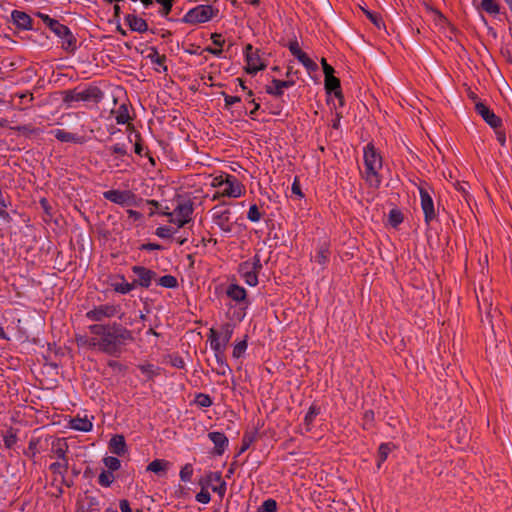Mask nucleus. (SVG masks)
I'll list each match as a JSON object with an SVG mask.
<instances>
[{
  "label": "nucleus",
  "instance_id": "f257e3e1",
  "mask_svg": "<svg viewBox=\"0 0 512 512\" xmlns=\"http://www.w3.org/2000/svg\"><path fill=\"white\" fill-rule=\"evenodd\" d=\"M88 329L92 334L89 345L111 356L120 354L121 347L133 341L132 332L120 325L93 324Z\"/></svg>",
  "mask_w": 512,
  "mask_h": 512
},
{
  "label": "nucleus",
  "instance_id": "f03ea898",
  "mask_svg": "<svg viewBox=\"0 0 512 512\" xmlns=\"http://www.w3.org/2000/svg\"><path fill=\"white\" fill-rule=\"evenodd\" d=\"M363 166L361 171L363 180L370 188L378 189L382 184L383 159L372 143H368L363 148Z\"/></svg>",
  "mask_w": 512,
  "mask_h": 512
},
{
  "label": "nucleus",
  "instance_id": "7ed1b4c3",
  "mask_svg": "<svg viewBox=\"0 0 512 512\" xmlns=\"http://www.w3.org/2000/svg\"><path fill=\"white\" fill-rule=\"evenodd\" d=\"M38 16L42 22L60 39L61 47L64 50L68 52L76 50V39L67 26L61 24L58 20L51 18L47 14L39 13Z\"/></svg>",
  "mask_w": 512,
  "mask_h": 512
},
{
  "label": "nucleus",
  "instance_id": "20e7f679",
  "mask_svg": "<svg viewBox=\"0 0 512 512\" xmlns=\"http://www.w3.org/2000/svg\"><path fill=\"white\" fill-rule=\"evenodd\" d=\"M218 12L219 10L212 5L200 4L189 9L181 21L191 25L207 23L216 17Z\"/></svg>",
  "mask_w": 512,
  "mask_h": 512
},
{
  "label": "nucleus",
  "instance_id": "39448f33",
  "mask_svg": "<svg viewBox=\"0 0 512 512\" xmlns=\"http://www.w3.org/2000/svg\"><path fill=\"white\" fill-rule=\"evenodd\" d=\"M245 66L244 70L249 75H256L267 67V60L263 57L260 49L252 44H247L243 51Z\"/></svg>",
  "mask_w": 512,
  "mask_h": 512
},
{
  "label": "nucleus",
  "instance_id": "423d86ee",
  "mask_svg": "<svg viewBox=\"0 0 512 512\" xmlns=\"http://www.w3.org/2000/svg\"><path fill=\"white\" fill-rule=\"evenodd\" d=\"M262 269L261 258L259 254H255L252 258L242 262L238 267V273L244 282L255 287L258 285V273Z\"/></svg>",
  "mask_w": 512,
  "mask_h": 512
},
{
  "label": "nucleus",
  "instance_id": "0eeeda50",
  "mask_svg": "<svg viewBox=\"0 0 512 512\" xmlns=\"http://www.w3.org/2000/svg\"><path fill=\"white\" fill-rule=\"evenodd\" d=\"M234 333V325L232 323H224L220 331L215 328H210L208 332V340L210 342L211 350H225L227 344L232 338Z\"/></svg>",
  "mask_w": 512,
  "mask_h": 512
},
{
  "label": "nucleus",
  "instance_id": "6e6552de",
  "mask_svg": "<svg viewBox=\"0 0 512 512\" xmlns=\"http://www.w3.org/2000/svg\"><path fill=\"white\" fill-rule=\"evenodd\" d=\"M210 213L213 224H215L221 230V232L224 234H230L232 232V211L226 203L214 206Z\"/></svg>",
  "mask_w": 512,
  "mask_h": 512
},
{
  "label": "nucleus",
  "instance_id": "1a4fd4ad",
  "mask_svg": "<svg viewBox=\"0 0 512 512\" xmlns=\"http://www.w3.org/2000/svg\"><path fill=\"white\" fill-rule=\"evenodd\" d=\"M246 193L245 185L238 180L234 175L227 174L225 176V181L223 183L220 191H217L216 194L213 195V200L218 199L219 197H228V198H240Z\"/></svg>",
  "mask_w": 512,
  "mask_h": 512
},
{
  "label": "nucleus",
  "instance_id": "9d476101",
  "mask_svg": "<svg viewBox=\"0 0 512 512\" xmlns=\"http://www.w3.org/2000/svg\"><path fill=\"white\" fill-rule=\"evenodd\" d=\"M226 295L231 301L235 303L236 306L239 307L240 311L237 318L240 321L243 320L246 316L245 311L250 305L246 289L236 283H231L226 288Z\"/></svg>",
  "mask_w": 512,
  "mask_h": 512
},
{
  "label": "nucleus",
  "instance_id": "9b49d317",
  "mask_svg": "<svg viewBox=\"0 0 512 512\" xmlns=\"http://www.w3.org/2000/svg\"><path fill=\"white\" fill-rule=\"evenodd\" d=\"M193 205L190 201L185 200L178 202L176 207L171 211L165 213L168 216L169 222L176 225L178 228L183 227L192 219Z\"/></svg>",
  "mask_w": 512,
  "mask_h": 512
},
{
  "label": "nucleus",
  "instance_id": "f8f14e48",
  "mask_svg": "<svg viewBox=\"0 0 512 512\" xmlns=\"http://www.w3.org/2000/svg\"><path fill=\"white\" fill-rule=\"evenodd\" d=\"M119 311H120L119 305L109 304V303L102 304V305L95 306L93 309L89 310L86 313V318L91 321L99 322L104 319H108V318L117 316Z\"/></svg>",
  "mask_w": 512,
  "mask_h": 512
},
{
  "label": "nucleus",
  "instance_id": "ddd939ff",
  "mask_svg": "<svg viewBox=\"0 0 512 512\" xmlns=\"http://www.w3.org/2000/svg\"><path fill=\"white\" fill-rule=\"evenodd\" d=\"M103 197L104 199L122 207L130 206L135 203V195L129 190L111 189L103 192Z\"/></svg>",
  "mask_w": 512,
  "mask_h": 512
},
{
  "label": "nucleus",
  "instance_id": "4468645a",
  "mask_svg": "<svg viewBox=\"0 0 512 512\" xmlns=\"http://www.w3.org/2000/svg\"><path fill=\"white\" fill-rule=\"evenodd\" d=\"M418 190L420 195V204L424 214V220L426 224H430L431 221L436 218L433 199L426 187L419 186Z\"/></svg>",
  "mask_w": 512,
  "mask_h": 512
},
{
  "label": "nucleus",
  "instance_id": "2eb2a0df",
  "mask_svg": "<svg viewBox=\"0 0 512 512\" xmlns=\"http://www.w3.org/2000/svg\"><path fill=\"white\" fill-rule=\"evenodd\" d=\"M131 270L136 276V279L133 281V283H135V288L137 286L149 288L156 277V272L144 266L135 265Z\"/></svg>",
  "mask_w": 512,
  "mask_h": 512
},
{
  "label": "nucleus",
  "instance_id": "dca6fc26",
  "mask_svg": "<svg viewBox=\"0 0 512 512\" xmlns=\"http://www.w3.org/2000/svg\"><path fill=\"white\" fill-rule=\"evenodd\" d=\"M100 97V90L88 88L82 91H69L65 97L66 102L97 100Z\"/></svg>",
  "mask_w": 512,
  "mask_h": 512
},
{
  "label": "nucleus",
  "instance_id": "f3484780",
  "mask_svg": "<svg viewBox=\"0 0 512 512\" xmlns=\"http://www.w3.org/2000/svg\"><path fill=\"white\" fill-rule=\"evenodd\" d=\"M11 20L12 23L21 30H31L32 29V20L31 17L20 10H13L11 12Z\"/></svg>",
  "mask_w": 512,
  "mask_h": 512
},
{
  "label": "nucleus",
  "instance_id": "a211bd4d",
  "mask_svg": "<svg viewBox=\"0 0 512 512\" xmlns=\"http://www.w3.org/2000/svg\"><path fill=\"white\" fill-rule=\"evenodd\" d=\"M476 111L485 122L490 125L492 128H497L501 124V119L494 114L486 105L482 103L476 104Z\"/></svg>",
  "mask_w": 512,
  "mask_h": 512
},
{
  "label": "nucleus",
  "instance_id": "6ab92c4d",
  "mask_svg": "<svg viewBox=\"0 0 512 512\" xmlns=\"http://www.w3.org/2000/svg\"><path fill=\"white\" fill-rule=\"evenodd\" d=\"M111 287L115 292L126 295L135 289V283L128 282L123 275H117L112 280Z\"/></svg>",
  "mask_w": 512,
  "mask_h": 512
},
{
  "label": "nucleus",
  "instance_id": "aec40b11",
  "mask_svg": "<svg viewBox=\"0 0 512 512\" xmlns=\"http://www.w3.org/2000/svg\"><path fill=\"white\" fill-rule=\"evenodd\" d=\"M208 438L212 441L215 446V453L222 455L228 446V438L222 432H209Z\"/></svg>",
  "mask_w": 512,
  "mask_h": 512
},
{
  "label": "nucleus",
  "instance_id": "412c9836",
  "mask_svg": "<svg viewBox=\"0 0 512 512\" xmlns=\"http://www.w3.org/2000/svg\"><path fill=\"white\" fill-rule=\"evenodd\" d=\"M293 85H294V81H284V80L273 79L272 86H267L266 92L269 95H272L275 97H282L284 94V89L290 88Z\"/></svg>",
  "mask_w": 512,
  "mask_h": 512
},
{
  "label": "nucleus",
  "instance_id": "4be33fe9",
  "mask_svg": "<svg viewBox=\"0 0 512 512\" xmlns=\"http://www.w3.org/2000/svg\"><path fill=\"white\" fill-rule=\"evenodd\" d=\"M69 427L80 432H90L93 428V423L87 416H75L70 419Z\"/></svg>",
  "mask_w": 512,
  "mask_h": 512
},
{
  "label": "nucleus",
  "instance_id": "5701e85b",
  "mask_svg": "<svg viewBox=\"0 0 512 512\" xmlns=\"http://www.w3.org/2000/svg\"><path fill=\"white\" fill-rule=\"evenodd\" d=\"M125 21L130 29L134 32L144 33L148 30L147 22L135 14H128L125 17Z\"/></svg>",
  "mask_w": 512,
  "mask_h": 512
},
{
  "label": "nucleus",
  "instance_id": "b1692460",
  "mask_svg": "<svg viewBox=\"0 0 512 512\" xmlns=\"http://www.w3.org/2000/svg\"><path fill=\"white\" fill-rule=\"evenodd\" d=\"M215 354V360L217 367L215 369L216 373L220 376H226L232 373V369L229 367L228 363L225 359V350H213Z\"/></svg>",
  "mask_w": 512,
  "mask_h": 512
},
{
  "label": "nucleus",
  "instance_id": "393cba45",
  "mask_svg": "<svg viewBox=\"0 0 512 512\" xmlns=\"http://www.w3.org/2000/svg\"><path fill=\"white\" fill-rule=\"evenodd\" d=\"M170 467L171 463L169 461L164 459H154L148 464L146 470L158 476H164Z\"/></svg>",
  "mask_w": 512,
  "mask_h": 512
},
{
  "label": "nucleus",
  "instance_id": "a878e982",
  "mask_svg": "<svg viewBox=\"0 0 512 512\" xmlns=\"http://www.w3.org/2000/svg\"><path fill=\"white\" fill-rule=\"evenodd\" d=\"M51 134L60 142L64 143H83V137L70 133L64 129H54Z\"/></svg>",
  "mask_w": 512,
  "mask_h": 512
},
{
  "label": "nucleus",
  "instance_id": "bb28decb",
  "mask_svg": "<svg viewBox=\"0 0 512 512\" xmlns=\"http://www.w3.org/2000/svg\"><path fill=\"white\" fill-rule=\"evenodd\" d=\"M109 449L112 453L122 456L127 452L125 438L122 435H115L109 441Z\"/></svg>",
  "mask_w": 512,
  "mask_h": 512
},
{
  "label": "nucleus",
  "instance_id": "cd10ccee",
  "mask_svg": "<svg viewBox=\"0 0 512 512\" xmlns=\"http://www.w3.org/2000/svg\"><path fill=\"white\" fill-rule=\"evenodd\" d=\"M211 40H212L213 44L215 45V47H217V48L206 47L205 51L212 54L213 56H215L217 58H223L222 47L225 43V40L222 39L221 34H218V33L211 34Z\"/></svg>",
  "mask_w": 512,
  "mask_h": 512
},
{
  "label": "nucleus",
  "instance_id": "c85d7f7f",
  "mask_svg": "<svg viewBox=\"0 0 512 512\" xmlns=\"http://www.w3.org/2000/svg\"><path fill=\"white\" fill-rule=\"evenodd\" d=\"M221 472L219 471H209L207 472L203 477H201L199 479V485L201 486V488H205V489H208V488H211L212 489V486H215L217 482L220 481V476H221Z\"/></svg>",
  "mask_w": 512,
  "mask_h": 512
},
{
  "label": "nucleus",
  "instance_id": "c756f323",
  "mask_svg": "<svg viewBox=\"0 0 512 512\" xmlns=\"http://www.w3.org/2000/svg\"><path fill=\"white\" fill-rule=\"evenodd\" d=\"M138 368L147 380H152L154 377L158 376L161 370L160 367L151 363L139 364Z\"/></svg>",
  "mask_w": 512,
  "mask_h": 512
},
{
  "label": "nucleus",
  "instance_id": "7c9ffc66",
  "mask_svg": "<svg viewBox=\"0 0 512 512\" xmlns=\"http://www.w3.org/2000/svg\"><path fill=\"white\" fill-rule=\"evenodd\" d=\"M325 89L327 92H333L336 97H341L340 82L333 74L325 76Z\"/></svg>",
  "mask_w": 512,
  "mask_h": 512
},
{
  "label": "nucleus",
  "instance_id": "2f4dec72",
  "mask_svg": "<svg viewBox=\"0 0 512 512\" xmlns=\"http://www.w3.org/2000/svg\"><path fill=\"white\" fill-rule=\"evenodd\" d=\"M329 248L326 244L320 245L314 256V261L317 262L320 266L325 267L329 260Z\"/></svg>",
  "mask_w": 512,
  "mask_h": 512
},
{
  "label": "nucleus",
  "instance_id": "473e14b6",
  "mask_svg": "<svg viewBox=\"0 0 512 512\" xmlns=\"http://www.w3.org/2000/svg\"><path fill=\"white\" fill-rule=\"evenodd\" d=\"M295 58L306 68L308 72H314L318 69L317 64L303 51H301Z\"/></svg>",
  "mask_w": 512,
  "mask_h": 512
},
{
  "label": "nucleus",
  "instance_id": "72a5a7b5",
  "mask_svg": "<svg viewBox=\"0 0 512 512\" xmlns=\"http://www.w3.org/2000/svg\"><path fill=\"white\" fill-rule=\"evenodd\" d=\"M157 284L161 287L168 289H175L178 287L177 278L170 274L160 277L157 281Z\"/></svg>",
  "mask_w": 512,
  "mask_h": 512
},
{
  "label": "nucleus",
  "instance_id": "f704fd0d",
  "mask_svg": "<svg viewBox=\"0 0 512 512\" xmlns=\"http://www.w3.org/2000/svg\"><path fill=\"white\" fill-rule=\"evenodd\" d=\"M115 119L118 124H126L129 122L130 115L128 108L125 104H121L118 107V109L116 110Z\"/></svg>",
  "mask_w": 512,
  "mask_h": 512
},
{
  "label": "nucleus",
  "instance_id": "c9c22d12",
  "mask_svg": "<svg viewBox=\"0 0 512 512\" xmlns=\"http://www.w3.org/2000/svg\"><path fill=\"white\" fill-rule=\"evenodd\" d=\"M106 151L110 155L125 156L128 153L127 145L125 143H115L106 147Z\"/></svg>",
  "mask_w": 512,
  "mask_h": 512
},
{
  "label": "nucleus",
  "instance_id": "e433bc0d",
  "mask_svg": "<svg viewBox=\"0 0 512 512\" xmlns=\"http://www.w3.org/2000/svg\"><path fill=\"white\" fill-rule=\"evenodd\" d=\"M392 447L389 443H382L378 449V461L377 467L380 468L382 463L387 459L390 454Z\"/></svg>",
  "mask_w": 512,
  "mask_h": 512
},
{
  "label": "nucleus",
  "instance_id": "4c0bfd02",
  "mask_svg": "<svg viewBox=\"0 0 512 512\" xmlns=\"http://www.w3.org/2000/svg\"><path fill=\"white\" fill-rule=\"evenodd\" d=\"M115 480L113 472L103 470L98 476V483L102 487H110Z\"/></svg>",
  "mask_w": 512,
  "mask_h": 512
},
{
  "label": "nucleus",
  "instance_id": "58836bf2",
  "mask_svg": "<svg viewBox=\"0 0 512 512\" xmlns=\"http://www.w3.org/2000/svg\"><path fill=\"white\" fill-rule=\"evenodd\" d=\"M52 450L59 460H67V445L65 442H63L62 440H58L56 444H53Z\"/></svg>",
  "mask_w": 512,
  "mask_h": 512
},
{
  "label": "nucleus",
  "instance_id": "ea45409f",
  "mask_svg": "<svg viewBox=\"0 0 512 512\" xmlns=\"http://www.w3.org/2000/svg\"><path fill=\"white\" fill-rule=\"evenodd\" d=\"M103 463L110 472H114L120 469L121 462L117 457L114 456H106L103 459Z\"/></svg>",
  "mask_w": 512,
  "mask_h": 512
},
{
  "label": "nucleus",
  "instance_id": "a19ab883",
  "mask_svg": "<svg viewBox=\"0 0 512 512\" xmlns=\"http://www.w3.org/2000/svg\"><path fill=\"white\" fill-rule=\"evenodd\" d=\"M247 340L238 341L233 346L232 356L236 359L241 358L247 350Z\"/></svg>",
  "mask_w": 512,
  "mask_h": 512
},
{
  "label": "nucleus",
  "instance_id": "79ce46f5",
  "mask_svg": "<svg viewBox=\"0 0 512 512\" xmlns=\"http://www.w3.org/2000/svg\"><path fill=\"white\" fill-rule=\"evenodd\" d=\"M193 472L194 470L192 464H185L179 472L180 480L185 483L190 482L193 476Z\"/></svg>",
  "mask_w": 512,
  "mask_h": 512
},
{
  "label": "nucleus",
  "instance_id": "37998d69",
  "mask_svg": "<svg viewBox=\"0 0 512 512\" xmlns=\"http://www.w3.org/2000/svg\"><path fill=\"white\" fill-rule=\"evenodd\" d=\"M50 470L53 473H57V474H60L61 476H63L64 474H66V472L68 470V461L67 460H59L57 462H54L50 465Z\"/></svg>",
  "mask_w": 512,
  "mask_h": 512
},
{
  "label": "nucleus",
  "instance_id": "c03bdc74",
  "mask_svg": "<svg viewBox=\"0 0 512 512\" xmlns=\"http://www.w3.org/2000/svg\"><path fill=\"white\" fill-rule=\"evenodd\" d=\"M277 511V502L272 499H266L258 508L257 512H276Z\"/></svg>",
  "mask_w": 512,
  "mask_h": 512
},
{
  "label": "nucleus",
  "instance_id": "a18cd8bd",
  "mask_svg": "<svg viewBox=\"0 0 512 512\" xmlns=\"http://www.w3.org/2000/svg\"><path fill=\"white\" fill-rule=\"evenodd\" d=\"M176 231L169 226H160L155 230V235L161 239H170Z\"/></svg>",
  "mask_w": 512,
  "mask_h": 512
},
{
  "label": "nucleus",
  "instance_id": "49530a36",
  "mask_svg": "<svg viewBox=\"0 0 512 512\" xmlns=\"http://www.w3.org/2000/svg\"><path fill=\"white\" fill-rule=\"evenodd\" d=\"M481 6L484 11L490 14H498L500 9L495 0H482Z\"/></svg>",
  "mask_w": 512,
  "mask_h": 512
},
{
  "label": "nucleus",
  "instance_id": "de8ad7c7",
  "mask_svg": "<svg viewBox=\"0 0 512 512\" xmlns=\"http://www.w3.org/2000/svg\"><path fill=\"white\" fill-rule=\"evenodd\" d=\"M262 214L259 211V208L256 204H252L249 207L248 213H247V219L253 223H257L261 220Z\"/></svg>",
  "mask_w": 512,
  "mask_h": 512
},
{
  "label": "nucleus",
  "instance_id": "09e8293b",
  "mask_svg": "<svg viewBox=\"0 0 512 512\" xmlns=\"http://www.w3.org/2000/svg\"><path fill=\"white\" fill-rule=\"evenodd\" d=\"M403 221V216L401 212L397 209H392L389 212V223L393 227H397L399 224H401Z\"/></svg>",
  "mask_w": 512,
  "mask_h": 512
},
{
  "label": "nucleus",
  "instance_id": "8fccbe9b",
  "mask_svg": "<svg viewBox=\"0 0 512 512\" xmlns=\"http://www.w3.org/2000/svg\"><path fill=\"white\" fill-rule=\"evenodd\" d=\"M212 491L217 493L220 499L225 496L227 491V483L222 479V475L220 476V481L217 482L215 486H212Z\"/></svg>",
  "mask_w": 512,
  "mask_h": 512
},
{
  "label": "nucleus",
  "instance_id": "3c124183",
  "mask_svg": "<svg viewBox=\"0 0 512 512\" xmlns=\"http://www.w3.org/2000/svg\"><path fill=\"white\" fill-rule=\"evenodd\" d=\"M227 174L228 173H220L218 175L212 176L210 186L220 191L225 181V176H227Z\"/></svg>",
  "mask_w": 512,
  "mask_h": 512
},
{
  "label": "nucleus",
  "instance_id": "603ef678",
  "mask_svg": "<svg viewBox=\"0 0 512 512\" xmlns=\"http://www.w3.org/2000/svg\"><path fill=\"white\" fill-rule=\"evenodd\" d=\"M158 4L161 5L162 9L159 11V14L162 16V17H166L171 9H172V6H173V0H155Z\"/></svg>",
  "mask_w": 512,
  "mask_h": 512
},
{
  "label": "nucleus",
  "instance_id": "864d4df0",
  "mask_svg": "<svg viewBox=\"0 0 512 512\" xmlns=\"http://www.w3.org/2000/svg\"><path fill=\"white\" fill-rule=\"evenodd\" d=\"M319 413H320V410L317 406H314V405L310 406L309 410L305 414L304 422L307 425H310Z\"/></svg>",
  "mask_w": 512,
  "mask_h": 512
},
{
  "label": "nucleus",
  "instance_id": "5fc2aeb1",
  "mask_svg": "<svg viewBox=\"0 0 512 512\" xmlns=\"http://www.w3.org/2000/svg\"><path fill=\"white\" fill-rule=\"evenodd\" d=\"M17 435L13 431H9L3 438V443L6 448H12L17 443Z\"/></svg>",
  "mask_w": 512,
  "mask_h": 512
},
{
  "label": "nucleus",
  "instance_id": "6e6d98bb",
  "mask_svg": "<svg viewBox=\"0 0 512 512\" xmlns=\"http://www.w3.org/2000/svg\"><path fill=\"white\" fill-rule=\"evenodd\" d=\"M291 193H292V195L296 196L298 199L304 198V193L301 190L300 181L297 176L294 178L293 183L291 185Z\"/></svg>",
  "mask_w": 512,
  "mask_h": 512
},
{
  "label": "nucleus",
  "instance_id": "4d7b16f0",
  "mask_svg": "<svg viewBox=\"0 0 512 512\" xmlns=\"http://www.w3.org/2000/svg\"><path fill=\"white\" fill-rule=\"evenodd\" d=\"M195 499L201 504H208L211 501V495L207 489L201 488V491L196 494Z\"/></svg>",
  "mask_w": 512,
  "mask_h": 512
},
{
  "label": "nucleus",
  "instance_id": "13d9d810",
  "mask_svg": "<svg viewBox=\"0 0 512 512\" xmlns=\"http://www.w3.org/2000/svg\"><path fill=\"white\" fill-rule=\"evenodd\" d=\"M163 247L156 243H144L140 246V250L146 251H154V250H162Z\"/></svg>",
  "mask_w": 512,
  "mask_h": 512
},
{
  "label": "nucleus",
  "instance_id": "bf43d9fd",
  "mask_svg": "<svg viewBox=\"0 0 512 512\" xmlns=\"http://www.w3.org/2000/svg\"><path fill=\"white\" fill-rule=\"evenodd\" d=\"M365 14L367 15V17L378 27L380 28L381 26V23H382V20L380 18V16L376 15V14H373L371 13L370 11H366L364 10Z\"/></svg>",
  "mask_w": 512,
  "mask_h": 512
},
{
  "label": "nucleus",
  "instance_id": "052dcab7",
  "mask_svg": "<svg viewBox=\"0 0 512 512\" xmlns=\"http://www.w3.org/2000/svg\"><path fill=\"white\" fill-rule=\"evenodd\" d=\"M198 400L202 407H209L212 404L211 398L205 394H199Z\"/></svg>",
  "mask_w": 512,
  "mask_h": 512
},
{
  "label": "nucleus",
  "instance_id": "680f3d73",
  "mask_svg": "<svg viewBox=\"0 0 512 512\" xmlns=\"http://www.w3.org/2000/svg\"><path fill=\"white\" fill-rule=\"evenodd\" d=\"M164 60H165V57L160 56L158 53H155L154 55L151 56L152 63L157 64L159 66H163V69L166 70L167 68H166V66H164Z\"/></svg>",
  "mask_w": 512,
  "mask_h": 512
},
{
  "label": "nucleus",
  "instance_id": "e2e57ef3",
  "mask_svg": "<svg viewBox=\"0 0 512 512\" xmlns=\"http://www.w3.org/2000/svg\"><path fill=\"white\" fill-rule=\"evenodd\" d=\"M224 102L227 106H232V105L240 102V97L232 96V95H225Z\"/></svg>",
  "mask_w": 512,
  "mask_h": 512
},
{
  "label": "nucleus",
  "instance_id": "0e129e2a",
  "mask_svg": "<svg viewBox=\"0 0 512 512\" xmlns=\"http://www.w3.org/2000/svg\"><path fill=\"white\" fill-rule=\"evenodd\" d=\"M289 50L294 57H296L302 51L297 41L291 42L289 44Z\"/></svg>",
  "mask_w": 512,
  "mask_h": 512
},
{
  "label": "nucleus",
  "instance_id": "69168bd1",
  "mask_svg": "<svg viewBox=\"0 0 512 512\" xmlns=\"http://www.w3.org/2000/svg\"><path fill=\"white\" fill-rule=\"evenodd\" d=\"M323 72L325 76H328L330 74H333L334 69L327 63L326 59L322 58L321 60Z\"/></svg>",
  "mask_w": 512,
  "mask_h": 512
},
{
  "label": "nucleus",
  "instance_id": "338daca9",
  "mask_svg": "<svg viewBox=\"0 0 512 512\" xmlns=\"http://www.w3.org/2000/svg\"><path fill=\"white\" fill-rule=\"evenodd\" d=\"M119 508L121 512H133L130 507V503L126 499H122L119 501Z\"/></svg>",
  "mask_w": 512,
  "mask_h": 512
},
{
  "label": "nucleus",
  "instance_id": "774afa93",
  "mask_svg": "<svg viewBox=\"0 0 512 512\" xmlns=\"http://www.w3.org/2000/svg\"><path fill=\"white\" fill-rule=\"evenodd\" d=\"M127 214L129 218L133 219L134 221L141 220L143 217L141 212L132 209L127 210Z\"/></svg>",
  "mask_w": 512,
  "mask_h": 512
}]
</instances>
